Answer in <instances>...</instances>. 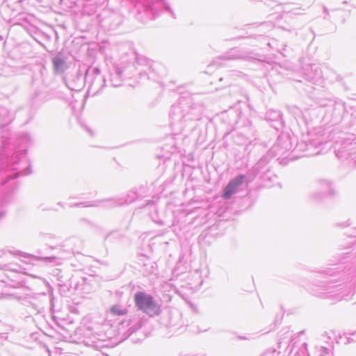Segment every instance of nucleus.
<instances>
[{"label": "nucleus", "instance_id": "nucleus-1", "mask_svg": "<svg viewBox=\"0 0 356 356\" xmlns=\"http://www.w3.org/2000/svg\"><path fill=\"white\" fill-rule=\"evenodd\" d=\"M13 115L5 107H0V127L3 146L0 149V179L2 185L9 180L16 179L19 175H28L31 171L30 168L19 170V165L23 162L28 147L31 145V138L28 134H21L17 138V147L10 156H6V143L8 136L4 134L3 129L12 122Z\"/></svg>", "mask_w": 356, "mask_h": 356}, {"label": "nucleus", "instance_id": "nucleus-2", "mask_svg": "<svg viewBox=\"0 0 356 356\" xmlns=\"http://www.w3.org/2000/svg\"><path fill=\"white\" fill-rule=\"evenodd\" d=\"M134 302L139 311L129 316L128 319L121 321L119 330L122 332L123 329L127 327L124 332V337L127 338L136 334V337L133 338V340L141 341L149 334V332L146 330L149 318L145 314L150 317L157 316L161 312V307L152 296L143 291L135 293Z\"/></svg>", "mask_w": 356, "mask_h": 356}, {"label": "nucleus", "instance_id": "nucleus-3", "mask_svg": "<svg viewBox=\"0 0 356 356\" xmlns=\"http://www.w3.org/2000/svg\"><path fill=\"white\" fill-rule=\"evenodd\" d=\"M136 63H122L115 65V80H112L115 86H120L124 79H131L137 74L140 77L157 80L166 74L165 67L160 63L151 60L143 56H136Z\"/></svg>", "mask_w": 356, "mask_h": 356}, {"label": "nucleus", "instance_id": "nucleus-4", "mask_svg": "<svg viewBox=\"0 0 356 356\" xmlns=\"http://www.w3.org/2000/svg\"><path fill=\"white\" fill-rule=\"evenodd\" d=\"M202 114V107L195 104L189 97H181L170 108L171 123L179 124L188 120H198Z\"/></svg>", "mask_w": 356, "mask_h": 356}, {"label": "nucleus", "instance_id": "nucleus-5", "mask_svg": "<svg viewBox=\"0 0 356 356\" xmlns=\"http://www.w3.org/2000/svg\"><path fill=\"white\" fill-rule=\"evenodd\" d=\"M134 10L136 17L143 23L155 19L163 10L168 11L172 18H176L175 13L164 0H139L136 3Z\"/></svg>", "mask_w": 356, "mask_h": 356}, {"label": "nucleus", "instance_id": "nucleus-6", "mask_svg": "<svg viewBox=\"0 0 356 356\" xmlns=\"http://www.w3.org/2000/svg\"><path fill=\"white\" fill-rule=\"evenodd\" d=\"M311 293L317 297L329 299L332 302H338L346 298L348 292L344 284L330 285L327 283L314 284L311 288Z\"/></svg>", "mask_w": 356, "mask_h": 356}, {"label": "nucleus", "instance_id": "nucleus-7", "mask_svg": "<svg viewBox=\"0 0 356 356\" xmlns=\"http://www.w3.org/2000/svg\"><path fill=\"white\" fill-rule=\"evenodd\" d=\"M106 78L97 67H90L85 74V83L88 86L87 94L95 96L106 86Z\"/></svg>", "mask_w": 356, "mask_h": 356}, {"label": "nucleus", "instance_id": "nucleus-8", "mask_svg": "<svg viewBox=\"0 0 356 356\" xmlns=\"http://www.w3.org/2000/svg\"><path fill=\"white\" fill-rule=\"evenodd\" d=\"M273 156H271V154L268 151L265 155H264L259 161L252 168V172L255 177L259 176L264 181L267 180L272 181L273 179H276L275 175H271L270 174V169L268 164L270 160Z\"/></svg>", "mask_w": 356, "mask_h": 356}, {"label": "nucleus", "instance_id": "nucleus-9", "mask_svg": "<svg viewBox=\"0 0 356 356\" xmlns=\"http://www.w3.org/2000/svg\"><path fill=\"white\" fill-rule=\"evenodd\" d=\"M355 149V145L347 140L343 141L341 146L335 149L336 156L342 161L347 160L348 165L353 169L356 168Z\"/></svg>", "mask_w": 356, "mask_h": 356}, {"label": "nucleus", "instance_id": "nucleus-10", "mask_svg": "<svg viewBox=\"0 0 356 356\" xmlns=\"http://www.w3.org/2000/svg\"><path fill=\"white\" fill-rule=\"evenodd\" d=\"M57 97L58 92L54 88L35 90L31 97V106L38 108Z\"/></svg>", "mask_w": 356, "mask_h": 356}, {"label": "nucleus", "instance_id": "nucleus-11", "mask_svg": "<svg viewBox=\"0 0 356 356\" xmlns=\"http://www.w3.org/2000/svg\"><path fill=\"white\" fill-rule=\"evenodd\" d=\"M292 147V143L289 136H280L269 152L271 156H281L290 151Z\"/></svg>", "mask_w": 356, "mask_h": 356}, {"label": "nucleus", "instance_id": "nucleus-12", "mask_svg": "<svg viewBox=\"0 0 356 356\" xmlns=\"http://www.w3.org/2000/svg\"><path fill=\"white\" fill-rule=\"evenodd\" d=\"M252 54V51H248L245 49L234 47L230 49L223 55L216 58L214 63H216L218 60H250L253 58Z\"/></svg>", "mask_w": 356, "mask_h": 356}, {"label": "nucleus", "instance_id": "nucleus-13", "mask_svg": "<svg viewBox=\"0 0 356 356\" xmlns=\"http://www.w3.org/2000/svg\"><path fill=\"white\" fill-rule=\"evenodd\" d=\"M10 296L17 300L22 305L26 307H31L35 312L39 310L38 298L44 297L45 293L38 294L33 296L31 294L22 293L19 291H15L10 294Z\"/></svg>", "mask_w": 356, "mask_h": 356}, {"label": "nucleus", "instance_id": "nucleus-14", "mask_svg": "<svg viewBox=\"0 0 356 356\" xmlns=\"http://www.w3.org/2000/svg\"><path fill=\"white\" fill-rule=\"evenodd\" d=\"M304 79L312 83H317L323 79V72L320 67L316 64L305 65L301 72Z\"/></svg>", "mask_w": 356, "mask_h": 356}, {"label": "nucleus", "instance_id": "nucleus-15", "mask_svg": "<svg viewBox=\"0 0 356 356\" xmlns=\"http://www.w3.org/2000/svg\"><path fill=\"white\" fill-rule=\"evenodd\" d=\"M138 197V195L136 192L134 191H130L128 192L127 195L124 197H119V198H110V199H106L105 204L104 205V207L106 208H111L114 207L118 206H122L124 204H131L135 200H136Z\"/></svg>", "mask_w": 356, "mask_h": 356}, {"label": "nucleus", "instance_id": "nucleus-16", "mask_svg": "<svg viewBox=\"0 0 356 356\" xmlns=\"http://www.w3.org/2000/svg\"><path fill=\"white\" fill-rule=\"evenodd\" d=\"M245 179V175H240L233 179L230 180L228 184L225 186L222 197L225 200H229L232 196L235 194L238 187L242 185Z\"/></svg>", "mask_w": 356, "mask_h": 356}, {"label": "nucleus", "instance_id": "nucleus-17", "mask_svg": "<svg viewBox=\"0 0 356 356\" xmlns=\"http://www.w3.org/2000/svg\"><path fill=\"white\" fill-rule=\"evenodd\" d=\"M1 14L4 21L12 24L13 25H24V23H28L27 17L24 16V14H19L17 16L9 15V8L7 5L1 6Z\"/></svg>", "mask_w": 356, "mask_h": 356}, {"label": "nucleus", "instance_id": "nucleus-18", "mask_svg": "<svg viewBox=\"0 0 356 356\" xmlns=\"http://www.w3.org/2000/svg\"><path fill=\"white\" fill-rule=\"evenodd\" d=\"M83 343L87 346H90L97 350H99V352L97 354V356H108L106 353L101 350V349L104 348L107 349L106 346L104 344V341L98 339L95 335H92V337H86L85 339H83Z\"/></svg>", "mask_w": 356, "mask_h": 356}, {"label": "nucleus", "instance_id": "nucleus-19", "mask_svg": "<svg viewBox=\"0 0 356 356\" xmlns=\"http://www.w3.org/2000/svg\"><path fill=\"white\" fill-rule=\"evenodd\" d=\"M266 120L275 123L271 126L276 129H279L284 124L282 113L278 110L269 109L266 113Z\"/></svg>", "mask_w": 356, "mask_h": 356}, {"label": "nucleus", "instance_id": "nucleus-20", "mask_svg": "<svg viewBox=\"0 0 356 356\" xmlns=\"http://www.w3.org/2000/svg\"><path fill=\"white\" fill-rule=\"evenodd\" d=\"M21 256L24 259V261L29 264H33V262L36 261L52 263L56 259V257L54 256H42L40 251L38 252V254L23 253Z\"/></svg>", "mask_w": 356, "mask_h": 356}, {"label": "nucleus", "instance_id": "nucleus-21", "mask_svg": "<svg viewBox=\"0 0 356 356\" xmlns=\"http://www.w3.org/2000/svg\"><path fill=\"white\" fill-rule=\"evenodd\" d=\"M58 282L60 291L64 295H66V293L71 290L76 291L81 289L79 282L73 277H70L66 282L60 280H58Z\"/></svg>", "mask_w": 356, "mask_h": 356}, {"label": "nucleus", "instance_id": "nucleus-22", "mask_svg": "<svg viewBox=\"0 0 356 356\" xmlns=\"http://www.w3.org/2000/svg\"><path fill=\"white\" fill-rule=\"evenodd\" d=\"M82 245V241L79 238L75 237L70 238L64 241V247L67 248L68 252H70L79 254Z\"/></svg>", "mask_w": 356, "mask_h": 356}, {"label": "nucleus", "instance_id": "nucleus-23", "mask_svg": "<svg viewBox=\"0 0 356 356\" xmlns=\"http://www.w3.org/2000/svg\"><path fill=\"white\" fill-rule=\"evenodd\" d=\"M317 184L321 191L323 192L327 196H332L335 194L333 188V181L327 179H319L317 180Z\"/></svg>", "mask_w": 356, "mask_h": 356}, {"label": "nucleus", "instance_id": "nucleus-24", "mask_svg": "<svg viewBox=\"0 0 356 356\" xmlns=\"http://www.w3.org/2000/svg\"><path fill=\"white\" fill-rule=\"evenodd\" d=\"M105 204L104 200H94L90 202H78V203H73L70 204L69 207L71 208L73 207H104Z\"/></svg>", "mask_w": 356, "mask_h": 356}, {"label": "nucleus", "instance_id": "nucleus-25", "mask_svg": "<svg viewBox=\"0 0 356 356\" xmlns=\"http://www.w3.org/2000/svg\"><path fill=\"white\" fill-rule=\"evenodd\" d=\"M54 72L61 74L65 71V62L63 58L59 56H56L52 58Z\"/></svg>", "mask_w": 356, "mask_h": 356}, {"label": "nucleus", "instance_id": "nucleus-26", "mask_svg": "<svg viewBox=\"0 0 356 356\" xmlns=\"http://www.w3.org/2000/svg\"><path fill=\"white\" fill-rule=\"evenodd\" d=\"M326 140L323 138V136H317L316 138H309L308 140L305 141L306 149L305 150L308 151L310 148L313 147H318V145L325 143Z\"/></svg>", "mask_w": 356, "mask_h": 356}, {"label": "nucleus", "instance_id": "nucleus-27", "mask_svg": "<svg viewBox=\"0 0 356 356\" xmlns=\"http://www.w3.org/2000/svg\"><path fill=\"white\" fill-rule=\"evenodd\" d=\"M109 313L113 316H122L128 313V310L122 305H115L110 308Z\"/></svg>", "mask_w": 356, "mask_h": 356}, {"label": "nucleus", "instance_id": "nucleus-28", "mask_svg": "<svg viewBox=\"0 0 356 356\" xmlns=\"http://www.w3.org/2000/svg\"><path fill=\"white\" fill-rule=\"evenodd\" d=\"M169 321L168 326L174 327L178 325V321L180 320L181 314L179 311L169 312H168Z\"/></svg>", "mask_w": 356, "mask_h": 356}, {"label": "nucleus", "instance_id": "nucleus-29", "mask_svg": "<svg viewBox=\"0 0 356 356\" xmlns=\"http://www.w3.org/2000/svg\"><path fill=\"white\" fill-rule=\"evenodd\" d=\"M328 197L322 191H317L312 193L309 198L312 202L318 203L323 200L325 197Z\"/></svg>", "mask_w": 356, "mask_h": 356}, {"label": "nucleus", "instance_id": "nucleus-30", "mask_svg": "<svg viewBox=\"0 0 356 356\" xmlns=\"http://www.w3.org/2000/svg\"><path fill=\"white\" fill-rule=\"evenodd\" d=\"M38 75L40 76L42 83L47 87L49 85V82L47 79V70L44 66L42 65L39 67Z\"/></svg>", "mask_w": 356, "mask_h": 356}, {"label": "nucleus", "instance_id": "nucleus-31", "mask_svg": "<svg viewBox=\"0 0 356 356\" xmlns=\"http://www.w3.org/2000/svg\"><path fill=\"white\" fill-rule=\"evenodd\" d=\"M58 257L60 259H65L70 258L72 255H75V252H68L67 248L64 247V243L59 247Z\"/></svg>", "mask_w": 356, "mask_h": 356}, {"label": "nucleus", "instance_id": "nucleus-32", "mask_svg": "<svg viewBox=\"0 0 356 356\" xmlns=\"http://www.w3.org/2000/svg\"><path fill=\"white\" fill-rule=\"evenodd\" d=\"M3 326L4 329L0 330V346H3V341L7 340L9 331L12 330V327L10 325H3Z\"/></svg>", "mask_w": 356, "mask_h": 356}, {"label": "nucleus", "instance_id": "nucleus-33", "mask_svg": "<svg viewBox=\"0 0 356 356\" xmlns=\"http://www.w3.org/2000/svg\"><path fill=\"white\" fill-rule=\"evenodd\" d=\"M334 266H337V267L332 268H326L324 270H321V273L325 274L329 276H334L335 275V273L339 272L340 270H341V266L339 264H335Z\"/></svg>", "mask_w": 356, "mask_h": 356}, {"label": "nucleus", "instance_id": "nucleus-34", "mask_svg": "<svg viewBox=\"0 0 356 356\" xmlns=\"http://www.w3.org/2000/svg\"><path fill=\"white\" fill-rule=\"evenodd\" d=\"M109 81L111 83V86L115 88L116 86H115L113 83V80H115L116 79V76L115 75V65L113 67V68L111 70H110L109 71Z\"/></svg>", "mask_w": 356, "mask_h": 356}, {"label": "nucleus", "instance_id": "nucleus-35", "mask_svg": "<svg viewBox=\"0 0 356 356\" xmlns=\"http://www.w3.org/2000/svg\"><path fill=\"white\" fill-rule=\"evenodd\" d=\"M348 225H349V223L348 222V221L336 224L337 227H348Z\"/></svg>", "mask_w": 356, "mask_h": 356}, {"label": "nucleus", "instance_id": "nucleus-36", "mask_svg": "<svg viewBox=\"0 0 356 356\" xmlns=\"http://www.w3.org/2000/svg\"><path fill=\"white\" fill-rule=\"evenodd\" d=\"M349 3L352 6L356 8V0H349Z\"/></svg>", "mask_w": 356, "mask_h": 356}, {"label": "nucleus", "instance_id": "nucleus-37", "mask_svg": "<svg viewBox=\"0 0 356 356\" xmlns=\"http://www.w3.org/2000/svg\"><path fill=\"white\" fill-rule=\"evenodd\" d=\"M6 216V213L3 211H0V220Z\"/></svg>", "mask_w": 356, "mask_h": 356}, {"label": "nucleus", "instance_id": "nucleus-38", "mask_svg": "<svg viewBox=\"0 0 356 356\" xmlns=\"http://www.w3.org/2000/svg\"><path fill=\"white\" fill-rule=\"evenodd\" d=\"M38 78L36 77V75H35L33 78V81H35V79H37Z\"/></svg>", "mask_w": 356, "mask_h": 356}, {"label": "nucleus", "instance_id": "nucleus-39", "mask_svg": "<svg viewBox=\"0 0 356 356\" xmlns=\"http://www.w3.org/2000/svg\"><path fill=\"white\" fill-rule=\"evenodd\" d=\"M275 350H273L271 352V353H270V354H271V355H270V356H273V354H274V353H275Z\"/></svg>", "mask_w": 356, "mask_h": 356}, {"label": "nucleus", "instance_id": "nucleus-40", "mask_svg": "<svg viewBox=\"0 0 356 356\" xmlns=\"http://www.w3.org/2000/svg\"><path fill=\"white\" fill-rule=\"evenodd\" d=\"M87 130L89 131V133L92 135V131L90 129H89L88 128H87Z\"/></svg>", "mask_w": 356, "mask_h": 356}, {"label": "nucleus", "instance_id": "nucleus-41", "mask_svg": "<svg viewBox=\"0 0 356 356\" xmlns=\"http://www.w3.org/2000/svg\"><path fill=\"white\" fill-rule=\"evenodd\" d=\"M267 355H268V353H265L263 355H261V356H267Z\"/></svg>", "mask_w": 356, "mask_h": 356}, {"label": "nucleus", "instance_id": "nucleus-42", "mask_svg": "<svg viewBox=\"0 0 356 356\" xmlns=\"http://www.w3.org/2000/svg\"><path fill=\"white\" fill-rule=\"evenodd\" d=\"M337 80L341 81V79L338 76Z\"/></svg>", "mask_w": 356, "mask_h": 356}, {"label": "nucleus", "instance_id": "nucleus-43", "mask_svg": "<svg viewBox=\"0 0 356 356\" xmlns=\"http://www.w3.org/2000/svg\"><path fill=\"white\" fill-rule=\"evenodd\" d=\"M58 205H60L61 207H63V204H62V202H58Z\"/></svg>", "mask_w": 356, "mask_h": 356}, {"label": "nucleus", "instance_id": "nucleus-44", "mask_svg": "<svg viewBox=\"0 0 356 356\" xmlns=\"http://www.w3.org/2000/svg\"><path fill=\"white\" fill-rule=\"evenodd\" d=\"M355 235L353 236L354 237H356V228H355Z\"/></svg>", "mask_w": 356, "mask_h": 356}]
</instances>
